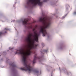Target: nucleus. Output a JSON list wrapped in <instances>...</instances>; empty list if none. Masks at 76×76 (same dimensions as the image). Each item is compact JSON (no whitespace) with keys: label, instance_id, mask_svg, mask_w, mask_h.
Instances as JSON below:
<instances>
[{"label":"nucleus","instance_id":"nucleus-10","mask_svg":"<svg viewBox=\"0 0 76 76\" xmlns=\"http://www.w3.org/2000/svg\"><path fill=\"white\" fill-rule=\"evenodd\" d=\"M74 15H76V11H75L74 13Z\"/></svg>","mask_w":76,"mask_h":76},{"label":"nucleus","instance_id":"nucleus-13","mask_svg":"<svg viewBox=\"0 0 76 76\" xmlns=\"http://www.w3.org/2000/svg\"><path fill=\"white\" fill-rule=\"evenodd\" d=\"M42 47H44V43H42Z\"/></svg>","mask_w":76,"mask_h":76},{"label":"nucleus","instance_id":"nucleus-1","mask_svg":"<svg viewBox=\"0 0 76 76\" xmlns=\"http://www.w3.org/2000/svg\"><path fill=\"white\" fill-rule=\"evenodd\" d=\"M35 41L38 42V34L37 33L36 31L34 32V35L29 34L28 35V37L25 39V41L27 42L28 45H26L24 48L18 50L16 52V54H19L22 56V61L23 63L24 66H25L23 68H32V66L28 65L27 58L31 53V50L36 48L38 46V44H35Z\"/></svg>","mask_w":76,"mask_h":76},{"label":"nucleus","instance_id":"nucleus-9","mask_svg":"<svg viewBox=\"0 0 76 76\" xmlns=\"http://www.w3.org/2000/svg\"><path fill=\"white\" fill-rule=\"evenodd\" d=\"M47 0H44L43 2H47Z\"/></svg>","mask_w":76,"mask_h":76},{"label":"nucleus","instance_id":"nucleus-17","mask_svg":"<svg viewBox=\"0 0 76 76\" xmlns=\"http://www.w3.org/2000/svg\"><path fill=\"white\" fill-rule=\"evenodd\" d=\"M29 24H30V23H29Z\"/></svg>","mask_w":76,"mask_h":76},{"label":"nucleus","instance_id":"nucleus-4","mask_svg":"<svg viewBox=\"0 0 76 76\" xmlns=\"http://www.w3.org/2000/svg\"><path fill=\"white\" fill-rule=\"evenodd\" d=\"M37 59H41V58L39 57H38V56H37V54H35V55L34 56V60L33 61V64H34L35 63V62H36V60H37Z\"/></svg>","mask_w":76,"mask_h":76},{"label":"nucleus","instance_id":"nucleus-15","mask_svg":"<svg viewBox=\"0 0 76 76\" xmlns=\"http://www.w3.org/2000/svg\"><path fill=\"white\" fill-rule=\"evenodd\" d=\"M30 28H31V29H32V26H30Z\"/></svg>","mask_w":76,"mask_h":76},{"label":"nucleus","instance_id":"nucleus-8","mask_svg":"<svg viewBox=\"0 0 76 76\" xmlns=\"http://www.w3.org/2000/svg\"><path fill=\"white\" fill-rule=\"evenodd\" d=\"M34 71H35V72H36V73H38V71H37V70H35Z\"/></svg>","mask_w":76,"mask_h":76},{"label":"nucleus","instance_id":"nucleus-14","mask_svg":"<svg viewBox=\"0 0 76 76\" xmlns=\"http://www.w3.org/2000/svg\"><path fill=\"white\" fill-rule=\"evenodd\" d=\"M64 18H65V17L64 16L63 17H62V19H64Z\"/></svg>","mask_w":76,"mask_h":76},{"label":"nucleus","instance_id":"nucleus-12","mask_svg":"<svg viewBox=\"0 0 76 76\" xmlns=\"http://www.w3.org/2000/svg\"><path fill=\"white\" fill-rule=\"evenodd\" d=\"M2 34H3V33L0 32V36H1V35H2Z\"/></svg>","mask_w":76,"mask_h":76},{"label":"nucleus","instance_id":"nucleus-2","mask_svg":"<svg viewBox=\"0 0 76 76\" xmlns=\"http://www.w3.org/2000/svg\"><path fill=\"white\" fill-rule=\"evenodd\" d=\"M39 22H42L43 26L40 27V33H42L43 37L47 35V33L45 30L46 28H48L51 24V20L49 18L45 17L43 18H40L39 20Z\"/></svg>","mask_w":76,"mask_h":76},{"label":"nucleus","instance_id":"nucleus-3","mask_svg":"<svg viewBox=\"0 0 76 76\" xmlns=\"http://www.w3.org/2000/svg\"><path fill=\"white\" fill-rule=\"evenodd\" d=\"M40 1V0H29L27 1V4L28 6H31V4L34 6L38 4L39 6H41L42 2Z\"/></svg>","mask_w":76,"mask_h":76},{"label":"nucleus","instance_id":"nucleus-5","mask_svg":"<svg viewBox=\"0 0 76 76\" xmlns=\"http://www.w3.org/2000/svg\"><path fill=\"white\" fill-rule=\"evenodd\" d=\"M29 21V19L28 18H25L24 19V21H22L24 25H27V22Z\"/></svg>","mask_w":76,"mask_h":76},{"label":"nucleus","instance_id":"nucleus-7","mask_svg":"<svg viewBox=\"0 0 76 76\" xmlns=\"http://www.w3.org/2000/svg\"><path fill=\"white\" fill-rule=\"evenodd\" d=\"M37 26H35V28H33V31H34L36 29V28H37Z\"/></svg>","mask_w":76,"mask_h":76},{"label":"nucleus","instance_id":"nucleus-6","mask_svg":"<svg viewBox=\"0 0 76 76\" xmlns=\"http://www.w3.org/2000/svg\"><path fill=\"white\" fill-rule=\"evenodd\" d=\"M11 66H12V67H16V65L14 63H13L12 64H11Z\"/></svg>","mask_w":76,"mask_h":76},{"label":"nucleus","instance_id":"nucleus-16","mask_svg":"<svg viewBox=\"0 0 76 76\" xmlns=\"http://www.w3.org/2000/svg\"><path fill=\"white\" fill-rule=\"evenodd\" d=\"M5 30H7V28H5Z\"/></svg>","mask_w":76,"mask_h":76},{"label":"nucleus","instance_id":"nucleus-11","mask_svg":"<svg viewBox=\"0 0 76 76\" xmlns=\"http://www.w3.org/2000/svg\"><path fill=\"white\" fill-rule=\"evenodd\" d=\"M43 51L45 52H47V50H44Z\"/></svg>","mask_w":76,"mask_h":76}]
</instances>
